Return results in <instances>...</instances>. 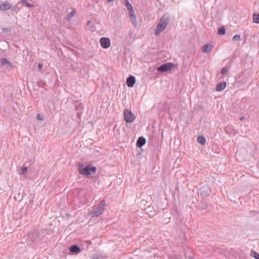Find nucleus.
I'll list each match as a JSON object with an SVG mask.
<instances>
[{
	"label": "nucleus",
	"instance_id": "nucleus-1",
	"mask_svg": "<svg viewBox=\"0 0 259 259\" xmlns=\"http://www.w3.org/2000/svg\"><path fill=\"white\" fill-rule=\"evenodd\" d=\"M169 21V15L165 14L160 19V21L157 26L154 33L156 35H159L160 34L166 27Z\"/></svg>",
	"mask_w": 259,
	"mask_h": 259
},
{
	"label": "nucleus",
	"instance_id": "nucleus-2",
	"mask_svg": "<svg viewBox=\"0 0 259 259\" xmlns=\"http://www.w3.org/2000/svg\"><path fill=\"white\" fill-rule=\"evenodd\" d=\"M106 205V201L102 200L89 212V215L92 218L99 216L102 213Z\"/></svg>",
	"mask_w": 259,
	"mask_h": 259
},
{
	"label": "nucleus",
	"instance_id": "nucleus-3",
	"mask_svg": "<svg viewBox=\"0 0 259 259\" xmlns=\"http://www.w3.org/2000/svg\"><path fill=\"white\" fill-rule=\"evenodd\" d=\"M123 115L124 120L127 123L133 122L136 118L134 113L132 112V111L128 109H125L124 110Z\"/></svg>",
	"mask_w": 259,
	"mask_h": 259
},
{
	"label": "nucleus",
	"instance_id": "nucleus-4",
	"mask_svg": "<svg viewBox=\"0 0 259 259\" xmlns=\"http://www.w3.org/2000/svg\"><path fill=\"white\" fill-rule=\"evenodd\" d=\"M175 67V65L172 63L168 62L161 65L157 68V70L159 72H164L172 69Z\"/></svg>",
	"mask_w": 259,
	"mask_h": 259
},
{
	"label": "nucleus",
	"instance_id": "nucleus-5",
	"mask_svg": "<svg viewBox=\"0 0 259 259\" xmlns=\"http://www.w3.org/2000/svg\"><path fill=\"white\" fill-rule=\"evenodd\" d=\"M40 235V231L38 229H34L28 235V238L32 241H35Z\"/></svg>",
	"mask_w": 259,
	"mask_h": 259
},
{
	"label": "nucleus",
	"instance_id": "nucleus-6",
	"mask_svg": "<svg viewBox=\"0 0 259 259\" xmlns=\"http://www.w3.org/2000/svg\"><path fill=\"white\" fill-rule=\"evenodd\" d=\"M101 46L104 49H108L110 47V40L108 37H101L100 39Z\"/></svg>",
	"mask_w": 259,
	"mask_h": 259
},
{
	"label": "nucleus",
	"instance_id": "nucleus-7",
	"mask_svg": "<svg viewBox=\"0 0 259 259\" xmlns=\"http://www.w3.org/2000/svg\"><path fill=\"white\" fill-rule=\"evenodd\" d=\"M210 189L207 185L204 186L200 189V194L203 196L208 195L210 193Z\"/></svg>",
	"mask_w": 259,
	"mask_h": 259
},
{
	"label": "nucleus",
	"instance_id": "nucleus-8",
	"mask_svg": "<svg viewBox=\"0 0 259 259\" xmlns=\"http://www.w3.org/2000/svg\"><path fill=\"white\" fill-rule=\"evenodd\" d=\"M11 8V5L8 1L5 2H0V10L2 11H7Z\"/></svg>",
	"mask_w": 259,
	"mask_h": 259
},
{
	"label": "nucleus",
	"instance_id": "nucleus-9",
	"mask_svg": "<svg viewBox=\"0 0 259 259\" xmlns=\"http://www.w3.org/2000/svg\"><path fill=\"white\" fill-rule=\"evenodd\" d=\"M126 82L127 87L132 88L136 82V78L133 75H130L127 78Z\"/></svg>",
	"mask_w": 259,
	"mask_h": 259
},
{
	"label": "nucleus",
	"instance_id": "nucleus-10",
	"mask_svg": "<svg viewBox=\"0 0 259 259\" xmlns=\"http://www.w3.org/2000/svg\"><path fill=\"white\" fill-rule=\"evenodd\" d=\"M79 173L84 176H89L91 174V171H90L89 166L87 165L84 167L80 168L79 167Z\"/></svg>",
	"mask_w": 259,
	"mask_h": 259
},
{
	"label": "nucleus",
	"instance_id": "nucleus-11",
	"mask_svg": "<svg viewBox=\"0 0 259 259\" xmlns=\"http://www.w3.org/2000/svg\"><path fill=\"white\" fill-rule=\"evenodd\" d=\"M212 48L213 46L212 45L210 44H207L202 47L201 50L203 53H209L212 50Z\"/></svg>",
	"mask_w": 259,
	"mask_h": 259
},
{
	"label": "nucleus",
	"instance_id": "nucleus-12",
	"mask_svg": "<svg viewBox=\"0 0 259 259\" xmlns=\"http://www.w3.org/2000/svg\"><path fill=\"white\" fill-rule=\"evenodd\" d=\"M226 87V82L225 81H222L217 84L215 86V90L218 92L222 91L225 89Z\"/></svg>",
	"mask_w": 259,
	"mask_h": 259
},
{
	"label": "nucleus",
	"instance_id": "nucleus-13",
	"mask_svg": "<svg viewBox=\"0 0 259 259\" xmlns=\"http://www.w3.org/2000/svg\"><path fill=\"white\" fill-rule=\"evenodd\" d=\"M69 250L71 252L74 253H78L81 251V248L77 245H73L71 246Z\"/></svg>",
	"mask_w": 259,
	"mask_h": 259
},
{
	"label": "nucleus",
	"instance_id": "nucleus-14",
	"mask_svg": "<svg viewBox=\"0 0 259 259\" xmlns=\"http://www.w3.org/2000/svg\"><path fill=\"white\" fill-rule=\"evenodd\" d=\"M146 143V139L143 137H140L138 138L136 145L138 147L141 148Z\"/></svg>",
	"mask_w": 259,
	"mask_h": 259
},
{
	"label": "nucleus",
	"instance_id": "nucleus-15",
	"mask_svg": "<svg viewBox=\"0 0 259 259\" xmlns=\"http://www.w3.org/2000/svg\"><path fill=\"white\" fill-rule=\"evenodd\" d=\"M0 64L2 65V66L5 65V64L7 65L11 68H13V65L11 63V62L8 60L7 58H3L2 59L0 60Z\"/></svg>",
	"mask_w": 259,
	"mask_h": 259
},
{
	"label": "nucleus",
	"instance_id": "nucleus-16",
	"mask_svg": "<svg viewBox=\"0 0 259 259\" xmlns=\"http://www.w3.org/2000/svg\"><path fill=\"white\" fill-rule=\"evenodd\" d=\"M129 17L130 19V21H131V23H132L133 25L135 27H137L138 26V23H137V21L136 15L135 14L134 15L130 16H129Z\"/></svg>",
	"mask_w": 259,
	"mask_h": 259
},
{
	"label": "nucleus",
	"instance_id": "nucleus-17",
	"mask_svg": "<svg viewBox=\"0 0 259 259\" xmlns=\"http://www.w3.org/2000/svg\"><path fill=\"white\" fill-rule=\"evenodd\" d=\"M197 141L202 145H204L206 143V140L204 137L202 136H199L197 137Z\"/></svg>",
	"mask_w": 259,
	"mask_h": 259
},
{
	"label": "nucleus",
	"instance_id": "nucleus-18",
	"mask_svg": "<svg viewBox=\"0 0 259 259\" xmlns=\"http://www.w3.org/2000/svg\"><path fill=\"white\" fill-rule=\"evenodd\" d=\"M21 3L24 6L28 8H33L34 7L33 4L28 3L27 0H22L21 1Z\"/></svg>",
	"mask_w": 259,
	"mask_h": 259
},
{
	"label": "nucleus",
	"instance_id": "nucleus-19",
	"mask_svg": "<svg viewBox=\"0 0 259 259\" xmlns=\"http://www.w3.org/2000/svg\"><path fill=\"white\" fill-rule=\"evenodd\" d=\"M253 22L258 24L259 23V13L258 14H253Z\"/></svg>",
	"mask_w": 259,
	"mask_h": 259
},
{
	"label": "nucleus",
	"instance_id": "nucleus-20",
	"mask_svg": "<svg viewBox=\"0 0 259 259\" xmlns=\"http://www.w3.org/2000/svg\"><path fill=\"white\" fill-rule=\"evenodd\" d=\"M226 33V29L224 27H222L218 29V34L220 35H224Z\"/></svg>",
	"mask_w": 259,
	"mask_h": 259
},
{
	"label": "nucleus",
	"instance_id": "nucleus-21",
	"mask_svg": "<svg viewBox=\"0 0 259 259\" xmlns=\"http://www.w3.org/2000/svg\"><path fill=\"white\" fill-rule=\"evenodd\" d=\"M75 15L74 10H73L72 12H71L70 13H69L67 16H66V20L68 21H70V19L74 17Z\"/></svg>",
	"mask_w": 259,
	"mask_h": 259
},
{
	"label": "nucleus",
	"instance_id": "nucleus-22",
	"mask_svg": "<svg viewBox=\"0 0 259 259\" xmlns=\"http://www.w3.org/2000/svg\"><path fill=\"white\" fill-rule=\"evenodd\" d=\"M250 255L254 257L255 259H259V254L254 250H251Z\"/></svg>",
	"mask_w": 259,
	"mask_h": 259
},
{
	"label": "nucleus",
	"instance_id": "nucleus-23",
	"mask_svg": "<svg viewBox=\"0 0 259 259\" xmlns=\"http://www.w3.org/2000/svg\"><path fill=\"white\" fill-rule=\"evenodd\" d=\"M27 171V168L26 167H23L19 171L20 175H24Z\"/></svg>",
	"mask_w": 259,
	"mask_h": 259
},
{
	"label": "nucleus",
	"instance_id": "nucleus-24",
	"mask_svg": "<svg viewBox=\"0 0 259 259\" xmlns=\"http://www.w3.org/2000/svg\"><path fill=\"white\" fill-rule=\"evenodd\" d=\"M229 70V69L228 67L226 66L222 68L221 70V73L222 75H225L227 73Z\"/></svg>",
	"mask_w": 259,
	"mask_h": 259
},
{
	"label": "nucleus",
	"instance_id": "nucleus-25",
	"mask_svg": "<svg viewBox=\"0 0 259 259\" xmlns=\"http://www.w3.org/2000/svg\"><path fill=\"white\" fill-rule=\"evenodd\" d=\"M89 166L90 171H91V174L94 173L96 171V170H97L96 167H95L94 166H91L90 165H89Z\"/></svg>",
	"mask_w": 259,
	"mask_h": 259
},
{
	"label": "nucleus",
	"instance_id": "nucleus-26",
	"mask_svg": "<svg viewBox=\"0 0 259 259\" xmlns=\"http://www.w3.org/2000/svg\"><path fill=\"white\" fill-rule=\"evenodd\" d=\"M232 39L234 41H239L240 40V35L239 34H236L233 37Z\"/></svg>",
	"mask_w": 259,
	"mask_h": 259
},
{
	"label": "nucleus",
	"instance_id": "nucleus-27",
	"mask_svg": "<svg viewBox=\"0 0 259 259\" xmlns=\"http://www.w3.org/2000/svg\"><path fill=\"white\" fill-rule=\"evenodd\" d=\"M125 6L127 8V10L133 9L132 5L130 3H126Z\"/></svg>",
	"mask_w": 259,
	"mask_h": 259
},
{
	"label": "nucleus",
	"instance_id": "nucleus-28",
	"mask_svg": "<svg viewBox=\"0 0 259 259\" xmlns=\"http://www.w3.org/2000/svg\"><path fill=\"white\" fill-rule=\"evenodd\" d=\"M128 13L129 16H132V15H134L135 14V11H134V9H132L128 10Z\"/></svg>",
	"mask_w": 259,
	"mask_h": 259
},
{
	"label": "nucleus",
	"instance_id": "nucleus-29",
	"mask_svg": "<svg viewBox=\"0 0 259 259\" xmlns=\"http://www.w3.org/2000/svg\"><path fill=\"white\" fill-rule=\"evenodd\" d=\"M3 31L5 33H11V30L8 28H4L2 29Z\"/></svg>",
	"mask_w": 259,
	"mask_h": 259
},
{
	"label": "nucleus",
	"instance_id": "nucleus-30",
	"mask_svg": "<svg viewBox=\"0 0 259 259\" xmlns=\"http://www.w3.org/2000/svg\"><path fill=\"white\" fill-rule=\"evenodd\" d=\"M11 9L12 11H15L16 12V13L19 11V9L18 7H17V6H13V7H12L11 6V8L10 9Z\"/></svg>",
	"mask_w": 259,
	"mask_h": 259
},
{
	"label": "nucleus",
	"instance_id": "nucleus-31",
	"mask_svg": "<svg viewBox=\"0 0 259 259\" xmlns=\"http://www.w3.org/2000/svg\"><path fill=\"white\" fill-rule=\"evenodd\" d=\"M42 66H43L42 64H41V63H38V64L37 66H38V68L39 69V70H41V68L42 67Z\"/></svg>",
	"mask_w": 259,
	"mask_h": 259
},
{
	"label": "nucleus",
	"instance_id": "nucleus-32",
	"mask_svg": "<svg viewBox=\"0 0 259 259\" xmlns=\"http://www.w3.org/2000/svg\"><path fill=\"white\" fill-rule=\"evenodd\" d=\"M201 205H202V206L201 207V209H204V208H206L207 206L205 203H202Z\"/></svg>",
	"mask_w": 259,
	"mask_h": 259
},
{
	"label": "nucleus",
	"instance_id": "nucleus-33",
	"mask_svg": "<svg viewBox=\"0 0 259 259\" xmlns=\"http://www.w3.org/2000/svg\"><path fill=\"white\" fill-rule=\"evenodd\" d=\"M37 117V119L38 120H41L42 119V118H41V117H40V115H39V114H38L37 115V117Z\"/></svg>",
	"mask_w": 259,
	"mask_h": 259
},
{
	"label": "nucleus",
	"instance_id": "nucleus-34",
	"mask_svg": "<svg viewBox=\"0 0 259 259\" xmlns=\"http://www.w3.org/2000/svg\"><path fill=\"white\" fill-rule=\"evenodd\" d=\"M244 119V116H241V117H240V120H241V121L243 120Z\"/></svg>",
	"mask_w": 259,
	"mask_h": 259
},
{
	"label": "nucleus",
	"instance_id": "nucleus-35",
	"mask_svg": "<svg viewBox=\"0 0 259 259\" xmlns=\"http://www.w3.org/2000/svg\"><path fill=\"white\" fill-rule=\"evenodd\" d=\"M114 0H107V2L108 3H111L113 2Z\"/></svg>",
	"mask_w": 259,
	"mask_h": 259
},
{
	"label": "nucleus",
	"instance_id": "nucleus-36",
	"mask_svg": "<svg viewBox=\"0 0 259 259\" xmlns=\"http://www.w3.org/2000/svg\"><path fill=\"white\" fill-rule=\"evenodd\" d=\"M126 3H129L128 0L124 1V5H125V4H126Z\"/></svg>",
	"mask_w": 259,
	"mask_h": 259
},
{
	"label": "nucleus",
	"instance_id": "nucleus-37",
	"mask_svg": "<svg viewBox=\"0 0 259 259\" xmlns=\"http://www.w3.org/2000/svg\"><path fill=\"white\" fill-rule=\"evenodd\" d=\"M189 259H193L192 257H191V256H189Z\"/></svg>",
	"mask_w": 259,
	"mask_h": 259
},
{
	"label": "nucleus",
	"instance_id": "nucleus-38",
	"mask_svg": "<svg viewBox=\"0 0 259 259\" xmlns=\"http://www.w3.org/2000/svg\"><path fill=\"white\" fill-rule=\"evenodd\" d=\"M2 66L1 64H0V67Z\"/></svg>",
	"mask_w": 259,
	"mask_h": 259
},
{
	"label": "nucleus",
	"instance_id": "nucleus-39",
	"mask_svg": "<svg viewBox=\"0 0 259 259\" xmlns=\"http://www.w3.org/2000/svg\"><path fill=\"white\" fill-rule=\"evenodd\" d=\"M175 259H179V258H175Z\"/></svg>",
	"mask_w": 259,
	"mask_h": 259
}]
</instances>
